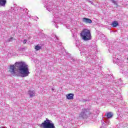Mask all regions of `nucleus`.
<instances>
[{
  "label": "nucleus",
  "instance_id": "obj_26",
  "mask_svg": "<svg viewBox=\"0 0 128 128\" xmlns=\"http://www.w3.org/2000/svg\"><path fill=\"white\" fill-rule=\"evenodd\" d=\"M122 79L119 80V82H120V86H121V84H122Z\"/></svg>",
  "mask_w": 128,
  "mask_h": 128
},
{
  "label": "nucleus",
  "instance_id": "obj_10",
  "mask_svg": "<svg viewBox=\"0 0 128 128\" xmlns=\"http://www.w3.org/2000/svg\"><path fill=\"white\" fill-rule=\"evenodd\" d=\"M74 94H66V98L67 100H74Z\"/></svg>",
  "mask_w": 128,
  "mask_h": 128
},
{
  "label": "nucleus",
  "instance_id": "obj_30",
  "mask_svg": "<svg viewBox=\"0 0 128 128\" xmlns=\"http://www.w3.org/2000/svg\"><path fill=\"white\" fill-rule=\"evenodd\" d=\"M55 26H56V28H58V26L56 25Z\"/></svg>",
  "mask_w": 128,
  "mask_h": 128
},
{
  "label": "nucleus",
  "instance_id": "obj_15",
  "mask_svg": "<svg viewBox=\"0 0 128 128\" xmlns=\"http://www.w3.org/2000/svg\"><path fill=\"white\" fill-rule=\"evenodd\" d=\"M112 26L113 28H116L118 26V23L116 21H114L112 22Z\"/></svg>",
  "mask_w": 128,
  "mask_h": 128
},
{
  "label": "nucleus",
  "instance_id": "obj_1",
  "mask_svg": "<svg viewBox=\"0 0 128 128\" xmlns=\"http://www.w3.org/2000/svg\"><path fill=\"white\" fill-rule=\"evenodd\" d=\"M9 72L12 76L26 78L30 74L28 66L24 62H16L14 65H10Z\"/></svg>",
  "mask_w": 128,
  "mask_h": 128
},
{
  "label": "nucleus",
  "instance_id": "obj_4",
  "mask_svg": "<svg viewBox=\"0 0 128 128\" xmlns=\"http://www.w3.org/2000/svg\"><path fill=\"white\" fill-rule=\"evenodd\" d=\"M43 4L47 10L54 12V10L52 8V0H43Z\"/></svg>",
  "mask_w": 128,
  "mask_h": 128
},
{
  "label": "nucleus",
  "instance_id": "obj_19",
  "mask_svg": "<svg viewBox=\"0 0 128 128\" xmlns=\"http://www.w3.org/2000/svg\"><path fill=\"white\" fill-rule=\"evenodd\" d=\"M14 40V38H10L8 40V42H12V40Z\"/></svg>",
  "mask_w": 128,
  "mask_h": 128
},
{
  "label": "nucleus",
  "instance_id": "obj_24",
  "mask_svg": "<svg viewBox=\"0 0 128 128\" xmlns=\"http://www.w3.org/2000/svg\"><path fill=\"white\" fill-rule=\"evenodd\" d=\"M90 56H92V58H93V60H94V58H96V55L94 56V57H92V55H90Z\"/></svg>",
  "mask_w": 128,
  "mask_h": 128
},
{
  "label": "nucleus",
  "instance_id": "obj_29",
  "mask_svg": "<svg viewBox=\"0 0 128 128\" xmlns=\"http://www.w3.org/2000/svg\"><path fill=\"white\" fill-rule=\"evenodd\" d=\"M16 8H13V10H16Z\"/></svg>",
  "mask_w": 128,
  "mask_h": 128
},
{
  "label": "nucleus",
  "instance_id": "obj_11",
  "mask_svg": "<svg viewBox=\"0 0 128 128\" xmlns=\"http://www.w3.org/2000/svg\"><path fill=\"white\" fill-rule=\"evenodd\" d=\"M28 94H29L30 98H34V96H36V94L34 93V91L29 90L28 92Z\"/></svg>",
  "mask_w": 128,
  "mask_h": 128
},
{
  "label": "nucleus",
  "instance_id": "obj_22",
  "mask_svg": "<svg viewBox=\"0 0 128 128\" xmlns=\"http://www.w3.org/2000/svg\"><path fill=\"white\" fill-rule=\"evenodd\" d=\"M52 24H56L58 22H56V20L54 19L52 21Z\"/></svg>",
  "mask_w": 128,
  "mask_h": 128
},
{
  "label": "nucleus",
  "instance_id": "obj_14",
  "mask_svg": "<svg viewBox=\"0 0 128 128\" xmlns=\"http://www.w3.org/2000/svg\"><path fill=\"white\" fill-rule=\"evenodd\" d=\"M90 48L91 52H92H92H96L97 48L94 47V46H90Z\"/></svg>",
  "mask_w": 128,
  "mask_h": 128
},
{
  "label": "nucleus",
  "instance_id": "obj_20",
  "mask_svg": "<svg viewBox=\"0 0 128 128\" xmlns=\"http://www.w3.org/2000/svg\"><path fill=\"white\" fill-rule=\"evenodd\" d=\"M71 62H76V58H72L70 60Z\"/></svg>",
  "mask_w": 128,
  "mask_h": 128
},
{
  "label": "nucleus",
  "instance_id": "obj_31",
  "mask_svg": "<svg viewBox=\"0 0 128 128\" xmlns=\"http://www.w3.org/2000/svg\"><path fill=\"white\" fill-rule=\"evenodd\" d=\"M67 28H68V27H67Z\"/></svg>",
  "mask_w": 128,
  "mask_h": 128
},
{
  "label": "nucleus",
  "instance_id": "obj_7",
  "mask_svg": "<svg viewBox=\"0 0 128 128\" xmlns=\"http://www.w3.org/2000/svg\"><path fill=\"white\" fill-rule=\"evenodd\" d=\"M113 62L116 64H118L120 63V56L118 54H114L112 57Z\"/></svg>",
  "mask_w": 128,
  "mask_h": 128
},
{
  "label": "nucleus",
  "instance_id": "obj_13",
  "mask_svg": "<svg viewBox=\"0 0 128 128\" xmlns=\"http://www.w3.org/2000/svg\"><path fill=\"white\" fill-rule=\"evenodd\" d=\"M112 112H108V113H106V116H107V118H112Z\"/></svg>",
  "mask_w": 128,
  "mask_h": 128
},
{
  "label": "nucleus",
  "instance_id": "obj_21",
  "mask_svg": "<svg viewBox=\"0 0 128 128\" xmlns=\"http://www.w3.org/2000/svg\"><path fill=\"white\" fill-rule=\"evenodd\" d=\"M111 2H112V4H116V2L114 0H110Z\"/></svg>",
  "mask_w": 128,
  "mask_h": 128
},
{
  "label": "nucleus",
  "instance_id": "obj_17",
  "mask_svg": "<svg viewBox=\"0 0 128 128\" xmlns=\"http://www.w3.org/2000/svg\"><path fill=\"white\" fill-rule=\"evenodd\" d=\"M94 116H96V114L90 112L88 118H90V116H91V118H93Z\"/></svg>",
  "mask_w": 128,
  "mask_h": 128
},
{
  "label": "nucleus",
  "instance_id": "obj_2",
  "mask_svg": "<svg viewBox=\"0 0 128 128\" xmlns=\"http://www.w3.org/2000/svg\"><path fill=\"white\" fill-rule=\"evenodd\" d=\"M80 36L84 42H88V40H92L90 30L84 29L80 34Z\"/></svg>",
  "mask_w": 128,
  "mask_h": 128
},
{
  "label": "nucleus",
  "instance_id": "obj_3",
  "mask_svg": "<svg viewBox=\"0 0 128 128\" xmlns=\"http://www.w3.org/2000/svg\"><path fill=\"white\" fill-rule=\"evenodd\" d=\"M40 126L43 128H56L52 122L48 118L40 124Z\"/></svg>",
  "mask_w": 128,
  "mask_h": 128
},
{
  "label": "nucleus",
  "instance_id": "obj_8",
  "mask_svg": "<svg viewBox=\"0 0 128 128\" xmlns=\"http://www.w3.org/2000/svg\"><path fill=\"white\" fill-rule=\"evenodd\" d=\"M82 20L84 24H92V20L88 18H82Z\"/></svg>",
  "mask_w": 128,
  "mask_h": 128
},
{
  "label": "nucleus",
  "instance_id": "obj_23",
  "mask_svg": "<svg viewBox=\"0 0 128 128\" xmlns=\"http://www.w3.org/2000/svg\"><path fill=\"white\" fill-rule=\"evenodd\" d=\"M23 44H26V40H24L23 41Z\"/></svg>",
  "mask_w": 128,
  "mask_h": 128
},
{
  "label": "nucleus",
  "instance_id": "obj_16",
  "mask_svg": "<svg viewBox=\"0 0 128 128\" xmlns=\"http://www.w3.org/2000/svg\"><path fill=\"white\" fill-rule=\"evenodd\" d=\"M42 46H40V45H37L35 46V50H41Z\"/></svg>",
  "mask_w": 128,
  "mask_h": 128
},
{
  "label": "nucleus",
  "instance_id": "obj_12",
  "mask_svg": "<svg viewBox=\"0 0 128 128\" xmlns=\"http://www.w3.org/2000/svg\"><path fill=\"white\" fill-rule=\"evenodd\" d=\"M6 0H0V6H6Z\"/></svg>",
  "mask_w": 128,
  "mask_h": 128
},
{
  "label": "nucleus",
  "instance_id": "obj_9",
  "mask_svg": "<svg viewBox=\"0 0 128 128\" xmlns=\"http://www.w3.org/2000/svg\"><path fill=\"white\" fill-rule=\"evenodd\" d=\"M104 122H105V124L104 122L102 123V126H106H106H108V125L110 124V119H108V118H106Z\"/></svg>",
  "mask_w": 128,
  "mask_h": 128
},
{
  "label": "nucleus",
  "instance_id": "obj_5",
  "mask_svg": "<svg viewBox=\"0 0 128 128\" xmlns=\"http://www.w3.org/2000/svg\"><path fill=\"white\" fill-rule=\"evenodd\" d=\"M76 46L78 48L80 49V54H86V52H88V48L86 47V45H82L80 43H76Z\"/></svg>",
  "mask_w": 128,
  "mask_h": 128
},
{
  "label": "nucleus",
  "instance_id": "obj_32",
  "mask_svg": "<svg viewBox=\"0 0 128 128\" xmlns=\"http://www.w3.org/2000/svg\"><path fill=\"white\" fill-rule=\"evenodd\" d=\"M55 16V18H56V16Z\"/></svg>",
  "mask_w": 128,
  "mask_h": 128
},
{
  "label": "nucleus",
  "instance_id": "obj_28",
  "mask_svg": "<svg viewBox=\"0 0 128 128\" xmlns=\"http://www.w3.org/2000/svg\"><path fill=\"white\" fill-rule=\"evenodd\" d=\"M102 36L103 38H106V36H104V35H102Z\"/></svg>",
  "mask_w": 128,
  "mask_h": 128
},
{
  "label": "nucleus",
  "instance_id": "obj_18",
  "mask_svg": "<svg viewBox=\"0 0 128 128\" xmlns=\"http://www.w3.org/2000/svg\"><path fill=\"white\" fill-rule=\"evenodd\" d=\"M53 38H55V42H56V40H58V38L56 35L53 34Z\"/></svg>",
  "mask_w": 128,
  "mask_h": 128
},
{
  "label": "nucleus",
  "instance_id": "obj_27",
  "mask_svg": "<svg viewBox=\"0 0 128 128\" xmlns=\"http://www.w3.org/2000/svg\"><path fill=\"white\" fill-rule=\"evenodd\" d=\"M73 38H76V35L73 34Z\"/></svg>",
  "mask_w": 128,
  "mask_h": 128
},
{
  "label": "nucleus",
  "instance_id": "obj_6",
  "mask_svg": "<svg viewBox=\"0 0 128 128\" xmlns=\"http://www.w3.org/2000/svg\"><path fill=\"white\" fill-rule=\"evenodd\" d=\"M90 116V110L88 109L84 108L79 115L80 118H88Z\"/></svg>",
  "mask_w": 128,
  "mask_h": 128
},
{
  "label": "nucleus",
  "instance_id": "obj_25",
  "mask_svg": "<svg viewBox=\"0 0 128 128\" xmlns=\"http://www.w3.org/2000/svg\"><path fill=\"white\" fill-rule=\"evenodd\" d=\"M64 54V49L62 50V53L60 54Z\"/></svg>",
  "mask_w": 128,
  "mask_h": 128
}]
</instances>
